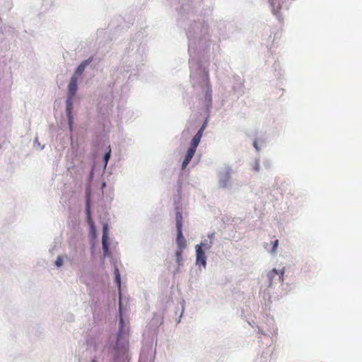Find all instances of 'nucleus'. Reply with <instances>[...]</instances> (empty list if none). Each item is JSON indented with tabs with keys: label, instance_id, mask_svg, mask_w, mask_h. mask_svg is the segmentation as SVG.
Wrapping results in <instances>:
<instances>
[{
	"label": "nucleus",
	"instance_id": "obj_12",
	"mask_svg": "<svg viewBox=\"0 0 362 362\" xmlns=\"http://www.w3.org/2000/svg\"><path fill=\"white\" fill-rule=\"evenodd\" d=\"M114 275H115V279L117 283V287H118L119 290H120V288H121V275L119 273V268L117 267V266H115Z\"/></svg>",
	"mask_w": 362,
	"mask_h": 362
},
{
	"label": "nucleus",
	"instance_id": "obj_10",
	"mask_svg": "<svg viewBox=\"0 0 362 362\" xmlns=\"http://www.w3.org/2000/svg\"><path fill=\"white\" fill-rule=\"evenodd\" d=\"M86 213L88 216V219L89 221V223L93 226V221L91 218V209H90V194H86Z\"/></svg>",
	"mask_w": 362,
	"mask_h": 362
},
{
	"label": "nucleus",
	"instance_id": "obj_6",
	"mask_svg": "<svg viewBox=\"0 0 362 362\" xmlns=\"http://www.w3.org/2000/svg\"><path fill=\"white\" fill-rule=\"evenodd\" d=\"M197 258H196V263L198 264V265H202L204 268H205L206 262V255L204 251V250H197Z\"/></svg>",
	"mask_w": 362,
	"mask_h": 362
},
{
	"label": "nucleus",
	"instance_id": "obj_25",
	"mask_svg": "<svg viewBox=\"0 0 362 362\" xmlns=\"http://www.w3.org/2000/svg\"><path fill=\"white\" fill-rule=\"evenodd\" d=\"M127 344H128V342H126V345H125V346H124V351H126V349H127V347H126Z\"/></svg>",
	"mask_w": 362,
	"mask_h": 362
},
{
	"label": "nucleus",
	"instance_id": "obj_16",
	"mask_svg": "<svg viewBox=\"0 0 362 362\" xmlns=\"http://www.w3.org/2000/svg\"><path fill=\"white\" fill-rule=\"evenodd\" d=\"M204 129H205L204 126H202V127L197 132L199 143L201 140V138L202 136Z\"/></svg>",
	"mask_w": 362,
	"mask_h": 362
},
{
	"label": "nucleus",
	"instance_id": "obj_4",
	"mask_svg": "<svg viewBox=\"0 0 362 362\" xmlns=\"http://www.w3.org/2000/svg\"><path fill=\"white\" fill-rule=\"evenodd\" d=\"M230 179V170L226 169L222 172L219 175V185L221 187H226Z\"/></svg>",
	"mask_w": 362,
	"mask_h": 362
},
{
	"label": "nucleus",
	"instance_id": "obj_19",
	"mask_svg": "<svg viewBox=\"0 0 362 362\" xmlns=\"http://www.w3.org/2000/svg\"><path fill=\"white\" fill-rule=\"evenodd\" d=\"M278 245H279V241H278V240H276L274 242L273 248H274V249L277 248Z\"/></svg>",
	"mask_w": 362,
	"mask_h": 362
},
{
	"label": "nucleus",
	"instance_id": "obj_7",
	"mask_svg": "<svg viewBox=\"0 0 362 362\" xmlns=\"http://www.w3.org/2000/svg\"><path fill=\"white\" fill-rule=\"evenodd\" d=\"M194 153H193V148L192 147V144L189 147V148L187 149V153L185 156V158L182 163V169H185L186 166L190 163L192 158H193Z\"/></svg>",
	"mask_w": 362,
	"mask_h": 362
},
{
	"label": "nucleus",
	"instance_id": "obj_15",
	"mask_svg": "<svg viewBox=\"0 0 362 362\" xmlns=\"http://www.w3.org/2000/svg\"><path fill=\"white\" fill-rule=\"evenodd\" d=\"M110 155H111V148H110V147H108V151H107V152L105 153V154L104 155V158H103L105 165L107 164L108 160L110 158Z\"/></svg>",
	"mask_w": 362,
	"mask_h": 362
},
{
	"label": "nucleus",
	"instance_id": "obj_9",
	"mask_svg": "<svg viewBox=\"0 0 362 362\" xmlns=\"http://www.w3.org/2000/svg\"><path fill=\"white\" fill-rule=\"evenodd\" d=\"M269 1L272 7V11L274 14H277L282 7L284 0H269Z\"/></svg>",
	"mask_w": 362,
	"mask_h": 362
},
{
	"label": "nucleus",
	"instance_id": "obj_21",
	"mask_svg": "<svg viewBox=\"0 0 362 362\" xmlns=\"http://www.w3.org/2000/svg\"><path fill=\"white\" fill-rule=\"evenodd\" d=\"M208 237L211 240V239L214 238V233H210V235H208Z\"/></svg>",
	"mask_w": 362,
	"mask_h": 362
},
{
	"label": "nucleus",
	"instance_id": "obj_2",
	"mask_svg": "<svg viewBox=\"0 0 362 362\" xmlns=\"http://www.w3.org/2000/svg\"><path fill=\"white\" fill-rule=\"evenodd\" d=\"M284 273L285 268H283L281 271H277L276 268H274L273 269H272V271L269 272L267 274V277L269 281V285H272L274 280H278L279 281H284Z\"/></svg>",
	"mask_w": 362,
	"mask_h": 362
},
{
	"label": "nucleus",
	"instance_id": "obj_18",
	"mask_svg": "<svg viewBox=\"0 0 362 362\" xmlns=\"http://www.w3.org/2000/svg\"><path fill=\"white\" fill-rule=\"evenodd\" d=\"M207 243H204V242H202L199 245H196L197 249H201L202 247H206Z\"/></svg>",
	"mask_w": 362,
	"mask_h": 362
},
{
	"label": "nucleus",
	"instance_id": "obj_3",
	"mask_svg": "<svg viewBox=\"0 0 362 362\" xmlns=\"http://www.w3.org/2000/svg\"><path fill=\"white\" fill-rule=\"evenodd\" d=\"M66 115L69 119V128L72 129L73 128V115H72V109H73V98L71 95H70L69 91L68 93V98L66 100Z\"/></svg>",
	"mask_w": 362,
	"mask_h": 362
},
{
	"label": "nucleus",
	"instance_id": "obj_17",
	"mask_svg": "<svg viewBox=\"0 0 362 362\" xmlns=\"http://www.w3.org/2000/svg\"><path fill=\"white\" fill-rule=\"evenodd\" d=\"M62 264H63V258L57 257L56 261H55V264L57 267H61V265H62Z\"/></svg>",
	"mask_w": 362,
	"mask_h": 362
},
{
	"label": "nucleus",
	"instance_id": "obj_20",
	"mask_svg": "<svg viewBox=\"0 0 362 362\" xmlns=\"http://www.w3.org/2000/svg\"><path fill=\"white\" fill-rule=\"evenodd\" d=\"M180 255H181V252L177 251L176 252V257H177V260H179Z\"/></svg>",
	"mask_w": 362,
	"mask_h": 362
},
{
	"label": "nucleus",
	"instance_id": "obj_22",
	"mask_svg": "<svg viewBox=\"0 0 362 362\" xmlns=\"http://www.w3.org/2000/svg\"><path fill=\"white\" fill-rule=\"evenodd\" d=\"M254 168H255V170H259V164L256 163V164H255V167H254Z\"/></svg>",
	"mask_w": 362,
	"mask_h": 362
},
{
	"label": "nucleus",
	"instance_id": "obj_23",
	"mask_svg": "<svg viewBox=\"0 0 362 362\" xmlns=\"http://www.w3.org/2000/svg\"><path fill=\"white\" fill-rule=\"evenodd\" d=\"M206 95H209V98H211V90H207Z\"/></svg>",
	"mask_w": 362,
	"mask_h": 362
},
{
	"label": "nucleus",
	"instance_id": "obj_26",
	"mask_svg": "<svg viewBox=\"0 0 362 362\" xmlns=\"http://www.w3.org/2000/svg\"><path fill=\"white\" fill-rule=\"evenodd\" d=\"M91 362H98V361H95V360H93V361H92Z\"/></svg>",
	"mask_w": 362,
	"mask_h": 362
},
{
	"label": "nucleus",
	"instance_id": "obj_14",
	"mask_svg": "<svg viewBox=\"0 0 362 362\" xmlns=\"http://www.w3.org/2000/svg\"><path fill=\"white\" fill-rule=\"evenodd\" d=\"M191 144H192V147L193 148V153L194 155L197 148V146L199 144V139L197 137V134H196L193 136V139L191 140Z\"/></svg>",
	"mask_w": 362,
	"mask_h": 362
},
{
	"label": "nucleus",
	"instance_id": "obj_1",
	"mask_svg": "<svg viewBox=\"0 0 362 362\" xmlns=\"http://www.w3.org/2000/svg\"><path fill=\"white\" fill-rule=\"evenodd\" d=\"M177 238L176 243L179 248H185L187 243L185 238L182 235V215L180 211H177L175 214Z\"/></svg>",
	"mask_w": 362,
	"mask_h": 362
},
{
	"label": "nucleus",
	"instance_id": "obj_11",
	"mask_svg": "<svg viewBox=\"0 0 362 362\" xmlns=\"http://www.w3.org/2000/svg\"><path fill=\"white\" fill-rule=\"evenodd\" d=\"M103 248L107 249L109 248V243H108V226L107 225H104L103 226Z\"/></svg>",
	"mask_w": 362,
	"mask_h": 362
},
{
	"label": "nucleus",
	"instance_id": "obj_13",
	"mask_svg": "<svg viewBox=\"0 0 362 362\" xmlns=\"http://www.w3.org/2000/svg\"><path fill=\"white\" fill-rule=\"evenodd\" d=\"M123 329H124V320H123L122 315H120V318H119V332H118V334H117V344H119V340L121 339V338H122Z\"/></svg>",
	"mask_w": 362,
	"mask_h": 362
},
{
	"label": "nucleus",
	"instance_id": "obj_8",
	"mask_svg": "<svg viewBox=\"0 0 362 362\" xmlns=\"http://www.w3.org/2000/svg\"><path fill=\"white\" fill-rule=\"evenodd\" d=\"M93 60V57H90L86 61L82 62L80 65L78 66L76 71H75L76 75H81L83 72L84 71L86 67L90 62H91Z\"/></svg>",
	"mask_w": 362,
	"mask_h": 362
},
{
	"label": "nucleus",
	"instance_id": "obj_24",
	"mask_svg": "<svg viewBox=\"0 0 362 362\" xmlns=\"http://www.w3.org/2000/svg\"><path fill=\"white\" fill-rule=\"evenodd\" d=\"M254 145H255V147L258 149V145H257V142H256V141H255L254 142Z\"/></svg>",
	"mask_w": 362,
	"mask_h": 362
},
{
	"label": "nucleus",
	"instance_id": "obj_5",
	"mask_svg": "<svg viewBox=\"0 0 362 362\" xmlns=\"http://www.w3.org/2000/svg\"><path fill=\"white\" fill-rule=\"evenodd\" d=\"M78 78L76 75H74L71 76L69 84V94L72 96L74 98V96L76 95L77 89H78Z\"/></svg>",
	"mask_w": 362,
	"mask_h": 362
}]
</instances>
